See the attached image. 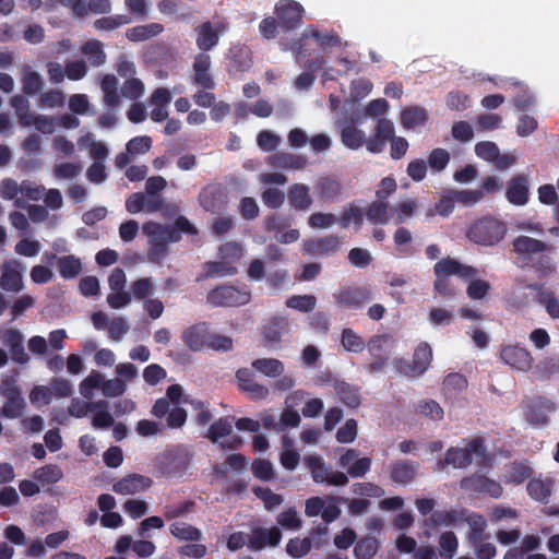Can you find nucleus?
I'll list each match as a JSON object with an SVG mask.
<instances>
[{"label":"nucleus","mask_w":559,"mask_h":559,"mask_svg":"<svg viewBox=\"0 0 559 559\" xmlns=\"http://www.w3.org/2000/svg\"><path fill=\"white\" fill-rule=\"evenodd\" d=\"M1 393L7 397L3 406V415L15 418L22 415L25 406L24 399L21 396L19 389L9 380H4L1 384Z\"/></svg>","instance_id":"14"},{"label":"nucleus","mask_w":559,"mask_h":559,"mask_svg":"<svg viewBox=\"0 0 559 559\" xmlns=\"http://www.w3.org/2000/svg\"><path fill=\"white\" fill-rule=\"evenodd\" d=\"M170 534L183 542H198L202 537L201 530L186 522L173 523L170 525Z\"/></svg>","instance_id":"34"},{"label":"nucleus","mask_w":559,"mask_h":559,"mask_svg":"<svg viewBox=\"0 0 559 559\" xmlns=\"http://www.w3.org/2000/svg\"><path fill=\"white\" fill-rule=\"evenodd\" d=\"M269 165L281 169H304L307 165L306 157L287 152H277L269 157Z\"/></svg>","instance_id":"23"},{"label":"nucleus","mask_w":559,"mask_h":559,"mask_svg":"<svg viewBox=\"0 0 559 559\" xmlns=\"http://www.w3.org/2000/svg\"><path fill=\"white\" fill-rule=\"evenodd\" d=\"M415 468L413 464L406 462H397L393 465L391 477L395 483L408 484L414 479Z\"/></svg>","instance_id":"47"},{"label":"nucleus","mask_w":559,"mask_h":559,"mask_svg":"<svg viewBox=\"0 0 559 559\" xmlns=\"http://www.w3.org/2000/svg\"><path fill=\"white\" fill-rule=\"evenodd\" d=\"M394 135V126L392 121L380 118L377 122L376 130L372 136H370L364 144L370 153H381L386 142Z\"/></svg>","instance_id":"13"},{"label":"nucleus","mask_w":559,"mask_h":559,"mask_svg":"<svg viewBox=\"0 0 559 559\" xmlns=\"http://www.w3.org/2000/svg\"><path fill=\"white\" fill-rule=\"evenodd\" d=\"M59 272L63 277H75L82 271V265L79 259L74 257H64L58 261Z\"/></svg>","instance_id":"53"},{"label":"nucleus","mask_w":559,"mask_h":559,"mask_svg":"<svg viewBox=\"0 0 559 559\" xmlns=\"http://www.w3.org/2000/svg\"><path fill=\"white\" fill-rule=\"evenodd\" d=\"M305 464L311 473L312 480L317 484L326 483L332 486H345L348 484V477L345 473L332 471L320 456H306Z\"/></svg>","instance_id":"6"},{"label":"nucleus","mask_w":559,"mask_h":559,"mask_svg":"<svg viewBox=\"0 0 559 559\" xmlns=\"http://www.w3.org/2000/svg\"><path fill=\"white\" fill-rule=\"evenodd\" d=\"M91 414V425L96 429H106L115 424V418L109 412V405L104 400L95 401V406Z\"/></svg>","instance_id":"28"},{"label":"nucleus","mask_w":559,"mask_h":559,"mask_svg":"<svg viewBox=\"0 0 559 559\" xmlns=\"http://www.w3.org/2000/svg\"><path fill=\"white\" fill-rule=\"evenodd\" d=\"M471 545L474 548L475 555L478 559H492L497 555V548L495 544L487 540V537L472 542Z\"/></svg>","instance_id":"59"},{"label":"nucleus","mask_w":559,"mask_h":559,"mask_svg":"<svg viewBox=\"0 0 559 559\" xmlns=\"http://www.w3.org/2000/svg\"><path fill=\"white\" fill-rule=\"evenodd\" d=\"M142 229L144 234L153 237L148 245L179 242L182 234L195 235L198 233L197 228L185 216L177 217L171 225L148 222L143 225Z\"/></svg>","instance_id":"1"},{"label":"nucleus","mask_w":559,"mask_h":559,"mask_svg":"<svg viewBox=\"0 0 559 559\" xmlns=\"http://www.w3.org/2000/svg\"><path fill=\"white\" fill-rule=\"evenodd\" d=\"M502 117L498 114H480L477 116L476 126L480 131H491L501 127Z\"/></svg>","instance_id":"61"},{"label":"nucleus","mask_w":559,"mask_h":559,"mask_svg":"<svg viewBox=\"0 0 559 559\" xmlns=\"http://www.w3.org/2000/svg\"><path fill=\"white\" fill-rule=\"evenodd\" d=\"M178 554L189 559H203L207 555V547L200 543L186 544L178 549Z\"/></svg>","instance_id":"64"},{"label":"nucleus","mask_w":559,"mask_h":559,"mask_svg":"<svg viewBox=\"0 0 559 559\" xmlns=\"http://www.w3.org/2000/svg\"><path fill=\"white\" fill-rule=\"evenodd\" d=\"M277 524L284 528L298 531L302 526V520L294 508H287L277 516Z\"/></svg>","instance_id":"48"},{"label":"nucleus","mask_w":559,"mask_h":559,"mask_svg":"<svg viewBox=\"0 0 559 559\" xmlns=\"http://www.w3.org/2000/svg\"><path fill=\"white\" fill-rule=\"evenodd\" d=\"M551 405L547 402H537L528 406L525 412L526 419L533 425H543L547 421Z\"/></svg>","instance_id":"39"},{"label":"nucleus","mask_w":559,"mask_h":559,"mask_svg":"<svg viewBox=\"0 0 559 559\" xmlns=\"http://www.w3.org/2000/svg\"><path fill=\"white\" fill-rule=\"evenodd\" d=\"M102 373L94 371L80 382L79 392L82 397L86 400H92L94 391L98 388L102 390Z\"/></svg>","instance_id":"44"},{"label":"nucleus","mask_w":559,"mask_h":559,"mask_svg":"<svg viewBox=\"0 0 559 559\" xmlns=\"http://www.w3.org/2000/svg\"><path fill=\"white\" fill-rule=\"evenodd\" d=\"M392 207L388 202L374 200L364 210L367 221L373 225H384L391 219Z\"/></svg>","instance_id":"25"},{"label":"nucleus","mask_w":559,"mask_h":559,"mask_svg":"<svg viewBox=\"0 0 559 559\" xmlns=\"http://www.w3.org/2000/svg\"><path fill=\"white\" fill-rule=\"evenodd\" d=\"M506 199L513 205L523 206L530 200V181L524 174L513 176L507 185Z\"/></svg>","instance_id":"11"},{"label":"nucleus","mask_w":559,"mask_h":559,"mask_svg":"<svg viewBox=\"0 0 559 559\" xmlns=\"http://www.w3.org/2000/svg\"><path fill=\"white\" fill-rule=\"evenodd\" d=\"M185 341L191 349H201L207 341L205 324H197L189 328L185 334Z\"/></svg>","instance_id":"37"},{"label":"nucleus","mask_w":559,"mask_h":559,"mask_svg":"<svg viewBox=\"0 0 559 559\" xmlns=\"http://www.w3.org/2000/svg\"><path fill=\"white\" fill-rule=\"evenodd\" d=\"M236 378L239 388L253 397L264 399L269 395V389L254 380L255 376L250 369H239L236 373Z\"/></svg>","instance_id":"19"},{"label":"nucleus","mask_w":559,"mask_h":559,"mask_svg":"<svg viewBox=\"0 0 559 559\" xmlns=\"http://www.w3.org/2000/svg\"><path fill=\"white\" fill-rule=\"evenodd\" d=\"M364 210L356 203L352 202L345 206L337 219V225L342 229H347L350 226L354 230H359L364 225Z\"/></svg>","instance_id":"24"},{"label":"nucleus","mask_w":559,"mask_h":559,"mask_svg":"<svg viewBox=\"0 0 559 559\" xmlns=\"http://www.w3.org/2000/svg\"><path fill=\"white\" fill-rule=\"evenodd\" d=\"M340 465L347 471V474L352 477H362L371 466V459L359 457L358 453L348 449L340 457Z\"/></svg>","instance_id":"16"},{"label":"nucleus","mask_w":559,"mask_h":559,"mask_svg":"<svg viewBox=\"0 0 559 559\" xmlns=\"http://www.w3.org/2000/svg\"><path fill=\"white\" fill-rule=\"evenodd\" d=\"M131 17L126 14L104 16L94 22V27L100 31H112L122 25L129 24Z\"/></svg>","instance_id":"49"},{"label":"nucleus","mask_w":559,"mask_h":559,"mask_svg":"<svg viewBox=\"0 0 559 559\" xmlns=\"http://www.w3.org/2000/svg\"><path fill=\"white\" fill-rule=\"evenodd\" d=\"M212 60L209 53L199 52L194 56L192 62L191 81L194 85L203 90H214L216 84L211 73Z\"/></svg>","instance_id":"10"},{"label":"nucleus","mask_w":559,"mask_h":559,"mask_svg":"<svg viewBox=\"0 0 559 559\" xmlns=\"http://www.w3.org/2000/svg\"><path fill=\"white\" fill-rule=\"evenodd\" d=\"M465 521L468 524L469 533H468V542H477V539H481L483 537H487L486 528L487 521L486 519L477 513H467Z\"/></svg>","instance_id":"36"},{"label":"nucleus","mask_w":559,"mask_h":559,"mask_svg":"<svg viewBox=\"0 0 559 559\" xmlns=\"http://www.w3.org/2000/svg\"><path fill=\"white\" fill-rule=\"evenodd\" d=\"M2 343L9 347L12 359L19 364L29 361V356L25 353L22 344V334L16 329H7L0 331Z\"/></svg>","instance_id":"15"},{"label":"nucleus","mask_w":559,"mask_h":559,"mask_svg":"<svg viewBox=\"0 0 559 559\" xmlns=\"http://www.w3.org/2000/svg\"><path fill=\"white\" fill-rule=\"evenodd\" d=\"M227 31V23L223 21L218 22H211L205 21L198 25L194 28V32L197 34L195 37V45L200 52L207 53L212 49H214L218 41L221 36Z\"/></svg>","instance_id":"7"},{"label":"nucleus","mask_w":559,"mask_h":559,"mask_svg":"<svg viewBox=\"0 0 559 559\" xmlns=\"http://www.w3.org/2000/svg\"><path fill=\"white\" fill-rule=\"evenodd\" d=\"M282 533L277 527L254 528L249 536V546L254 550L263 549L266 546H277Z\"/></svg>","instance_id":"18"},{"label":"nucleus","mask_w":559,"mask_h":559,"mask_svg":"<svg viewBox=\"0 0 559 559\" xmlns=\"http://www.w3.org/2000/svg\"><path fill=\"white\" fill-rule=\"evenodd\" d=\"M308 224L311 228L326 229L337 224V219L333 213L314 212L308 217Z\"/></svg>","instance_id":"54"},{"label":"nucleus","mask_w":559,"mask_h":559,"mask_svg":"<svg viewBox=\"0 0 559 559\" xmlns=\"http://www.w3.org/2000/svg\"><path fill=\"white\" fill-rule=\"evenodd\" d=\"M501 359L513 368L526 371L532 366V357L528 352L518 346H507L501 350Z\"/></svg>","instance_id":"21"},{"label":"nucleus","mask_w":559,"mask_h":559,"mask_svg":"<svg viewBox=\"0 0 559 559\" xmlns=\"http://www.w3.org/2000/svg\"><path fill=\"white\" fill-rule=\"evenodd\" d=\"M467 512L463 510H449L437 512L433 514V520L439 525H454L461 521H465Z\"/></svg>","instance_id":"52"},{"label":"nucleus","mask_w":559,"mask_h":559,"mask_svg":"<svg viewBox=\"0 0 559 559\" xmlns=\"http://www.w3.org/2000/svg\"><path fill=\"white\" fill-rule=\"evenodd\" d=\"M287 198L289 205L296 211H308L312 203L310 188L305 183H294L288 188Z\"/></svg>","instance_id":"20"},{"label":"nucleus","mask_w":559,"mask_h":559,"mask_svg":"<svg viewBox=\"0 0 559 559\" xmlns=\"http://www.w3.org/2000/svg\"><path fill=\"white\" fill-rule=\"evenodd\" d=\"M379 549V542L372 536L361 538L354 548V555L357 559H370Z\"/></svg>","instance_id":"41"},{"label":"nucleus","mask_w":559,"mask_h":559,"mask_svg":"<svg viewBox=\"0 0 559 559\" xmlns=\"http://www.w3.org/2000/svg\"><path fill=\"white\" fill-rule=\"evenodd\" d=\"M62 471L57 465H46L34 472V479L43 485L53 484L62 478Z\"/></svg>","instance_id":"45"},{"label":"nucleus","mask_w":559,"mask_h":559,"mask_svg":"<svg viewBox=\"0 0 559 559\" xmlns=\"http://www.w3.org/2000/svg\"><path fill=\"white\" fill-rule=\"evenodd\" d=\"M95 406V401L86 400L84 397H74L68 406V414L74 418H84L91 414Z\"/></svg>","instance_id":"46"},{"label":"nucleus","mask_w":559,"mask_h":559,"mask_svg":"<svg viewBox=\"0 0 559 559\" xmlns=\"http://www.w3.org/2000/svg\"><path fill=\"white\" fill-rule=\"evenodd\" d=\"M314 193L322 202H334L342 195L343 187L337 179L323 176L316 181Z\"/></svg>","instance_id":"17"},{"label":"nucleus","mask_w":559,"mask_h":559,"mask_svg":"<svg viewBox=\"0 0 559 559\" xmlns=\"http://www.w3.org/2000/svg\"><path fill=\"white\" fill-rule=\"evenodd\" d=\"M275 14L278 26L288 32L301 25L304 8L295 0H280L275 4Z\"/></svg>","instance_id":"8"},{"label":"nucleus","mask_w":559,"mask_h":559,"mask_svg":"<svg viewBox=\"0 0 559 559\" xmlns=\"http://www.w3.org/2000/svg\"><path fill=\"white\" fill-rule=\"evenodd\" d=\"M127 390V383L122 379H108L102 383V394L105 397H117L122 395Z\"/></svg>","instance_id":"56"},{"label":"nucleus","mask_w":559,"mask_h":559,"mask_svg":"<svg viewBox=\"0 0 559 559\" xmlns=\"http://www.w3.org/2000/svg\"><path fill=\"white\" fill-rule=\"evenodd\" d=\"M82 53L88 57L90 64L93 67H100L106 61V53L103 50L102 44L98 40H88L82 48Z\"/></svg>","instance_id":"38"},{"label":"nucleus","mask_w":559,"mask_h":559,"mask_svg":"<svg viewBox=\"0 0 559 559\" xmlns=\"http://www.w3.org/2000/svg\"><path fill=\"white\" fill-rule=\"evenodd\" d=\"M252 367L266 377H280L284 372V365L278 359L263 358L252 362Z\"/></svg>","instance_id":"40"},{"label":"nucleus","mask_w":559,"mask_h":559,"mask_svg":"<svg viewBox=\"0 0 559 559\" xmlns=\"http://www.w3.org/2000/svg\"><path fill=\"white\" fill-rule=\"evenodd\" d=\"M253 64L252 51L246 45H235L229 49L227 71L238 74L249 71Z\"/></svg>","instance_id":"12"},{"label":"nucleus","mask_w":559,"mask_h":559,"mask_svg":"<svg viewBox=\"0 0 559 559\" xmlns=\"http://www.w3.org/2000/svg\"><path fill=\"white\" fill-rule=\"evenodd\" d=\"M164 26L160 23H150L146 25H138L131 28H128L126 32V37L130 41H144L152 37H155L163 33Z\"/></svg>","instance_id":"30"},{"label":"nucleus","mask_w":559,"mask_h":559,"mask_svg":"<svg viewBox=\"0 0 559 559\" xmlns=\"http://www.w3.org/2000/svg\"><path fill=\"white\" fill-rule=\"evenodd\" d=\"M0 285L3 289L9 292H20L23 288L19 264L9 262L2 266Z\"/></svg>","instance_id":"27"},{"label":"nucleus","mask_w":559,"mask_h":559,"mask_svg":"<svg viewBox=\"0 0 559 559\" xmlns=\"http://www.w3.org/2000/svg\"><path fill=\"white\" fill-rule=\"evenodd\" d=\"M312 547L310 537L294 538L290 539L286 545V551L294 558H301L306 556Z\"/></svg>","instance_id":"50"},{"label":"nucleus","mask_w":559,"mask_h":559,"mask_svg":"<svg viewBox=\"0 0 559 559\" xmlns=\"http://www.w3.org/2000/svg\"><path fill=\"white\" fill-rule=\"evenodd\" d=\"M233 431L231 425L224 419H219L215 421L209 428L206 437L214 443L218 442L221 439L228 437Z\"/></svg>","instance_id":"58"},{"label":"nucleus","mask_w":559,"mask_h":559,"mask_svg":"<svg viewBox=\"0 0 559 559\" xmlns=\"http://www.w3.org/2000/svg\"><path fill=\"white\" fill-rule=\"evenodd\" d=\"M552 488V481L550 480H542V479H533L527 485L528 493L532 498L546 502L550 497Z\"/></svg>","instance_id":"43"},{"label":"nucleus","mask_w":559,"mask_h":559,"mask_svg":"<svg viewBox=\"0 0 559 559\" xmlns=\"http://www.w3.org/2000/svg\"><path fill=\"white\" fill-rule=\"evenodd\" d=\"M151 486V479L140 475H129L114 486V490L121 495H134Z\"/></svg>","instance_id":"26"},{"label":"nucleus","mask_w":559,"mask_h":559,"mask_svg":"<svg viewBox=\"0 0 559 559\" xmlns=\"http://www.w3.org/2000/svg\"><path fill=\"white\" fill-rule=\"evenodd\" d=\"M474 456L486 460V449L481 438H473L463 448L449 449L445 459L438 463V467L443 469L450 464L456 468H464L472 463Z\"/></svg>","instance_id":"3"},{"label":"nucleus","mask_w":559,"mask_h":559,"mask_svg":"<svg viewBox=\"0 0 559 559\" xmlns=\"http://www.w3.org/2000/svg\"><path fill=\"white\" fill-rule=\"evenodd\" d=\"M253 492L254 495L261 499L264 503V507L267 509V510H272L274 508H277L282 504L283 502V497L281 495H277L275 492H273L271 489L269 488H263V487H255L253 489Z\"/></svg>","instance_id":"57"},{"label":"nucleus","mask_w":559,"mask_h":559,"mask_svg":"<svg viewBox=\"0 0 559 559\" xmlns=\"http://www.w3.org/2000/svg\"><path fill=\"white\" fill-rule=\"evenodd\" d=\"M22 91L25 95L33 96L41 91L43 80L38 72L26 70L22 75Z\"/></svg>","instance_id":"42"},{"label":"nucleus","mask_w":559,"mask_h":559,"mask_svg":"<svg viewBox=\"0 0 559 559\" xmlns=\"http://www.w3.org/2000/svg\"><path fill=\"white\" fill-rule=\"evenodd\" d=\"M432 358V349L427 343L419 344L411 361L395 359L393 365L402 376L415 378L421 376L429 367Z\"/></svg>","instance_id":"4"},{"label":"nucleus","mask_w":559,"mask_h":559,"mask_svg":"<svg viewBox=\"0 0 559 559\" xmlns=\"http://www.w3.org/2000/svg\"><path fill=\"white\" fill-rule=\"evenodd\" d=\"M428 120V111L421 106H407L401 112V124L405 129L424 126Z\"/></svg>","instance_id":"29"},{"label":"nucleus","mask_w":559,"mask_h":559,"mask_svg":"<svg viewBox=\"0 0 559 559\" xmlns=\"http://www.w3.org/2000/svg\"><path fill=\"white\" fill-rule=\"evenodd\" d=\"M341 141L346 147L358 150L366 142V136L364 131L356 128L353 123H345L341 128Z\"/></svg>","instance_id":"33"},{"label":"nucleus","mask_w":559,"mask_h":559,"mask_svg":"<svg viewBox=\"0 0 559 559\" xmlns=\"http://www.w3.org/2000/svg\"><path fill=\"white\" fill-rule=\"evenodd\" d=\"M449 162L450 154L444 148H433L428 156L429 166L437 171L443 170Z\"/></svg>","instance_id":"62"},{"label":"nucleus","mask_w":559,"mask_h":559,"mask_svg":"<svg viewBox=\"0 0 559 559\" xmlns=\"http://www.w3.org/2000/svg\"><path fill=\"white\" fill-rule=\"evenodd\" d=\"M435 273L437 276L460 275L461 277L468 278L476 274V270L469 265H463L451 258H445L435 265Z\"/></svg>","instance_id":"22"},{"label":"nucleus","mask_w":559,"mask_h":559,"mask_svg":"<svg viewBox=\"0 0 559 559\" xmlns=\"http://www.w3.org/2000/svg\"><path fill=\"white\" fill-rule=\"evenodd\" d=\"M45 187L36 185L29 180H23L21 182L20 194L21 198L15 199V205L17 207H26L23 200L38 201L44 197Z\"/></svg>","instance_id":"35"},{"label":"nucleus","mask_w":559,"mask_h":559,"mask_svg":"<svg viewBox=\"0 0 559 559\" xmlns=\"http://www.w3.org/2000/svg\"><path fill=\"white\" fill-rule=\"evenodd\" d=\"M259 147L264 152H273L281 143V138L269 130L261 131L257 136Z\"/></svg>","instance_id":"63"},{"label":"nucleus","mask_w":559,"mask_h":559,"mask_svg":"<svg viewBox=\"0 0 559 559\" xmlns=\"http://www.w3.org/2000/svg\"><path fill=\"white\" fill-rule=\"evenodd\" d=\"M308 38L314 39L323 49L342 44V39L336 33H322L314 27H308L301 34V37L292 44V51L295 55L296 61H300L309 56V50L306 48V40Z\"/></svg>","instance_id":"5"},{"label":"nucleus","mask_w":559,"mask_h":559,"mask_svg":"<svg viewBox=\"0 0 559 559\" xmlns=\"http://www.w3.org/2000/svg\"><path fill=\"white\" fill-rule=\"evenodd\" d=\"M457 538L453 532H444L439 538V546L441 549V556L447 559H452L457 549Z\"/></svg>","instance_id":"55"},{"label":"nucleus","mask_w":559,"mask_h":559,"mask_svg":"<svg viewBox=\"0 0 559 559\" xmlns=\"http://www.w3.org/2000/svg\"><path fill=\"white\" fill-rule=\"evenodd\" d=\"M251 469L257 478L264 481L272 480L275 477L272 463L263 459L254 461Z\"/></svg>","instance_id":"60"},{"label":"nucleus","mask_w":559,"mask_h":559,"mask_svg":"<svg viewBox=\"0 0 559 559\" xmlns=\"http://www.w3.org/2000/svg\"><path fill=\"white\" fill-rule=\"evenodd\" d=\"M462 488L473 489V490H483L488 492L493 497H499L502 493V488L499 484L484 478L481 476H472L469 478H464L461 481Z\"/></svg>","instance_id":"31"},{"label":"nucleus","mask_w":559,"mask_h":559,"mask_svg":"<svg viewBox=\"0 0 559 559\" xmlns=\"http://www.w3.org/2000/svg\"><path fill=\"white\" fill-rule=\"evenodd\" d=\"M504 185L501 178L496 175H489L483 178L478 192H481V199L484 200L487 195H495L501 192Z\"/></svg>","instance_id":"51"},{"label":"nucleus","mask_w":559,"mask_h":559,"mask_svg":"<svg viewBox=\"0 0 559 559\" xmlns=\"http://www.w3.org/2000/svg\"><path fill=\"white\" fill-rule=\"evenodd\" d=\"M507 230L504 222L492 215H485L471 224L466 237L475 245H497L504 238Z\"/></svg>","instance_id":"2"},{"label":"nucleus","mask_w":559,"mask_h":559,"mask_svg":"<svg viewBox=\"0 0 559 559\" xmlns=\"http://www.w3.org/2000/svg\"><path fill=\"white\" fill-rule=\"evenodd\" d=\"M251 299L249 292L240 290L231 286L219 287L212 290L209 301L214 306L239 307L247 305Z\"/></svg>","instance_id":"9"},{"label":"nucleus","mask_w":559,"mask_h":559,"mask_svg":"<svg viewBox=\"0 0 559 559\" xmlns=\"http://www.w3.org/2000/svg\"><path fill=\"white\" fill-rule=\"evenodd\" d=\"M456 203V199L453 195V189H445L442 191L440 199L433 207L429 209L427 212V216L439 215L442 217H448L454 210Z\"/></svg>","instance_id":"32"}]
</instances>
